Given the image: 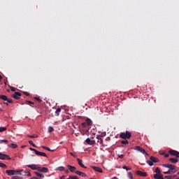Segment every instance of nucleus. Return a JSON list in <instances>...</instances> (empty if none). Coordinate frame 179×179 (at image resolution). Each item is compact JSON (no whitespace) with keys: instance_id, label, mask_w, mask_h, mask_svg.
Here are the masks:
<instances>
[{"instance_id":"obj_20","label":"nucleus","mask_w":179,"mask_h":179,"mask_svg":"<svg viewBox=\"0 0 179 179\" xmlns=\"http://www.w3.org/2000/svg\"><path fill=\"white\" fill-rule=\"evenodd\" d=\"M169 162H171V163H173V164H176V163H178V159L175 158H171L169 159Z\"/></svg>"},{"instance_id":"obj_30","label":"nucleus","mask_w":179,"mask_h":179,"mask_svg":"<svg viewBox=\"0 0 179 179\" xmlns=\"http://www.w3.org/2000/svg\"><path fill=\"white\" fill-rule=\"evenodd\" d=\"M54 131V128L52 127H49L48 129V132H49L50 134H51V132H52Z\"/></svg>"},{"instance_id":"obj_18","label":"nucleus","mask_w":179,"mask_h":179,"mask_svg":"<svg viewBox=\"0 0 179 179\" xmlns=\"http://www.w3.org/2000/svg\"><path fill=\"white\" fill-rule=\"evenodd\" d=\"M8 148H10L11 149H16L17 148V144L15 143H10L8 145Z\"/></svg>"},{"instance_id":"obj_3","label":"nucleus","mask_w":179,"mask_h":179,"mask_svg":"<svg viewBox=\"0 0 179 179\" xmlns=\"http://www.w3.org/2000/svg\"><path fill=\"white\" fill-rule=\"evenodd\" d=\"M132 136V134L129 132V131H127L125 133H121L120 134V138L122 139H130Z\"/></svg>"},{"instance_id":"obj_57","label":"nucleus","mask_w":179,"mask_h":179,"mask_svg":"<svg viewBox=\"0 0 179 179\" xmlns=\"http://www.w3.org/2000/svg\"><path fill=\"white\" fill-rule=\"evenodd\" d=\"M111 179H118V178H117V177H113V178H112Z\"/></svg>"},{"instance_id":"obj_5","label":"nucleus","mask_w":179,"mask_h":179,"mask_svg":"<svg viewBox=\"0 0 179 179\" xmlns=\"http://www.w3.org/2000/svg\"><path fill=\"white\" fill-rule=\"evenodd\" d=\"M169 153L171 155V156H175L177 159L179 157V152L178 151L174 150H170L169 151Z\"/></svg>"},{"instance_id":"obj_62","label":"nucleus","mask_w":179,"mask_h":179,"mask_svg":"<svg viewBox=\"0 0 179 179\" xmlns=\"http://www.w3.org/2000/svg\"><path fill=\"white\" fill-rule=\"evenodd\" d=\"M91 179H92V178H91Z\"/></svg>"},{"instance_id":"obj_37","label":"nucleus","mask_w":179,"mask_h":179,"mask_svg":"<svg viewBox=\"0 0 179 179\" xmlns=\"http://www.w3.org/2000/svg\"><path fill=\"white\" fill-rule=\"evenodd\" d=\"M122 169H123L124 170H126L127 171H129V170H131V168L127 167V166H122Z\"/></svg>"},{"instance_id":"obj_40","label":"nucleus","mask_w":179,"mask_h":179,"mask_svg":"<svg viewBox=\"0 0 179 179\" xmlns=\"http://www.w3.org/2000/svg\"><path fill=\"white\" fill-rule=\"evenodd\" d=\"M10 89L11 92H16V88L15 87H10Z\"/></svg>"},{"instance_id":"obj_16","label":"nucleus","mask_w":179,"mask_h":179,"mask_svg":"<svg viewBox=\"0 0 179 179\" xmlns=\"http://www.w3.org/2000/svg\"><path fill=\"white\" fill-rule=\"evenodd\" d=\"M85 142L87 145H94V143H96V141L90 140L89 138L86 139Z\"/></svg>"},{"instance_id":"obj_53","label":"nucleus","mask_w":179,"mask_h":179,"mask_svg":"<svg viewBox=\"0 0 179 179\" xmlns=\"http://www.w3.org/2000/svg\"><path fill=\"white\" fill-rule=\"evenodd\" d=\"M175 177H176V178L179 177V172H178V173L175 175Z\"/></svg>"},{"instance_id":"obj_1","label":"nucleus","mask_w":179,"mask_h":179,"mask_svg":"<svg viewBox=\"0 0 179 179\" xmlns=\"http://www.w3.org/2000/svg\"><path fill=\"white\" fill-rule=\"evenodd\" d=\"M23 171V170H6V174H7V176H27L28 177H29L31 176V173L29 172H24V173H22V172Z\"/></svg>"},{"instance_id":"obj_45","label":"nucleus","mask_w":179,"mask_h":179,"mask_svg":"<svg viewBox=\"0 0 179 179\" xmlns=\"http://www.w3.org/2000/svg\"><path fill=\"white\" fill-rule=\"evenodd\" d=\"M11 179H22V178L19 177V176H13L11 178Z\"/></svg>"},{"instance_id":"obj_27","label":"nucleus","mask_w":179,"mask_h":179,"mask_svg":"<svg viewBox=\"0 0 179 179\" xmlns=\"http://www.w3.org/2000/svg\"><path fill=\"white\" fill-rule=\"evenodd\" d=\"M0 167H2V169H8V166L2 162H0Z\"/></svg>"},{"instance_id":"obj_46","label":"nucleus","mask_w":179,"mask_h":179,"mask_svg":"<svg viewBox=\"0 0 179 179\" xmlns=\"http://www.w3.org/2000/svg\"><path fill=\"white\" fill-rule=\"evenodd\" d=\"M171 173H173V172H171V171L169 170L167 171L164 172V174H171Z\"/></svg>"},{"instance_id":"obj_35","label":"nucleus","mask_w":179,"mask_h":179,"mask_svg":"<svg viewBox=\"0 0 179 179\" xmlns=\"http://www.w3.org/2000/svg\"><path fill=\"white\" fill-rule=\"evenodd\" d=\"M0 143H9L8 140H0Z\"/></svg>"},{"instance_id":"obj_26","label":"nucleus","mask_w":179,"mask_h":179,"mask_svg":"<svg viewBox=\"0 0 179 179\" xmlns=\"http://www.w3.org/2000/svg\"><path fill=\"white\" fill-rule=\"evenodd\" d=\"M155 172L156 173V174H162V171H160V169H159V167H157L155 169Z\"/></svg>"},{"instance_id":"obj_52","label":"nucleus","mask_w":179,"mask_h":179,"mask_svg":"<svg viewBox=\"0 0 179 179\" xmlns=\"http://www.w3.org/2000/svg\"><path fill=\"white\" fill-rule=\"evenodd\" d=\"M169 157H170V155L169 154H165V155H164V157H166V158Z\"/></svg>"},{"instance_id":"obj_6","label":"nucleus","mask_w":179,"mask_h":179,"mask_svg":"<svg viewBox=\"0 0 179 179\" xmlns=\"http://www.w3.org/2000/svg\"><path fill=\"white\" fill-rule=\"evenodd\" d=\"M13 99H15V100H19L20 97H22V94L20 92H15L12 95Z\"/></svg>"},{"instance_id":"obj_31","label":"nucleus","mask_w":179,"mask_h":179,"mask_svg":"<svg viewBox=\"0 0 179 179\" xmlns=\"http://www.w3.org/2000/svg\"><path fill=\"white\" fill-rule=\"evenodd\" d=\"M28 138H38V135L34 134V135H28Z\"/></svg>"},{"instance_id":"obj_51","label":"nucleus","mask_w":179,"mask_h":179,"mask_svg":"<svg viewBox=\"0 0 179 179\" xmlns=\"http://www.w3.org/2000/svg\"><path fill=\"white\" fill-rule=\"evenodd\" d=\"M160 156H164L166 155L165 152H159Z\"/></svg>"},{"instance_id":"obj_9","label":"nucleus","mask_w":179,"mask_h":179,"mask_svg":"<svg viewBox=\"0 0 179 179\" xmlns=\"http://www.w3.org/2000/svg\"><path fill=\"white\" fill-rule=\"evenodd\" d=\"M137 176H141V177H148V173L146 172H142V171H137Z\"/></svg>"},{"instance_id":"obj_11","label":"nucleus","mask_w":179,"mask_h":179,"mask_svg":"<svg viewBox=\"0 0 179 179\" xmlns=\"http://www.w3.org/2000/svg\"><path fill=\"white\" fill-rule=\"evenodd\" d=\"M35 155H36V156H43V157H48L47 154H45V152H40L38 150L36 151Z\"/></svg>"},{"instance_id":"obj_41","label":"nucleus","mask_w":179,"mask_h":179,"mask_svg":"<svg viewBox=\"0 0 179 179\" xmlns=\"http://www.w3.org/2000/svg\"><path fill=\"white\" fill-rule=\"evenodd\" d=\"M26 103H27V104H29V106H31V104H34V102H31V101H26Z\"/></svg>"},{"instance_id":"obj_48","label":"nucleus","mask_w":179,"mask_h":179,"mask_svg":"<svg viewBox=\"0 0 179 179\" xmlns=\"http://www.w3.org/2000/svg\"><path fill=\"white\" fill-rule=\"evenodd\" d=\"M24 94L25 96H30V93H29V92H24Z\"/></svg>"},{"instance_id":"obj_50","label":"nucleus","mask_w":179,"mask_h":179,"mask_svg":"<svg viewBox=\"0 0 179 179\" xmlns=\"http://www.w3.org/2000/svg\"><path fill=\"white\" fill-rule=\"evenodd\" d=\"M64 171H65V173H66V174H69V170H68V169H64Z\"/></svg>"},{"instance_id":"obj_47","label":"nucleus","mask_w":179,"mask_h":179,"mask_svg":"<svg viewBox=\"0 0 179 179\" xmlns=\"http://www.w3.org/2000/svg\"><path fill=\"white\" fill-rule=\"evenodd\" d=\"M29 149H30L31 150H32V152H34L35 154H36V152H37V150H36L35 148H30Z\"/></svg>"},{"instance_id":"obj_38","label":"nucleus","mask_w":179,"mask_h":179,"mask_svg":"<svg viewBox=\"0 0 179 179\" xmlns=\"http://www.w3.org/2000/svg\"><path fill=\"white\" fill-rule=\"evenodd\" d=\"M96 138L99 139V141H103V136L101 135L97 136Z\"/></svg>"},{"instance_id":"obj_22","label":"nucleus","mask_w":179,"mask_h":179,"mask_svg":"<svg viewBox=\"0 0 179 179\" xmlns=\"http://www.w3.org/2000/svg\"><path fill=\"white\" fill-rule=\"evenodd\" d=\"M86 123H87V125L90 126V125H92L93 122H92V120L87 118L86 119Z\"/></svg>"},{"instance_id":"obj_8","label":"nucleus","mask_w":179,"mask_h":179,"mask_svg":"<svg viewBox=\"0 0 179 179\" xmlns=\"http://www.w3.org/2000/svg\"><path fill=\"white\" fill-rule=\"evenodd\" d=\"M67 169L69 170L71 173H75L76 171V167L72 166V165H67Z\"/></svg>"},{"instance_id":"obj_59","label":"nucleus","mask_w":179,"mask_h":179,"mask_svg":"<svg viewBox=\"0 0 179 179\" xmlns=\"http://www.w3.org/2000/svg\"><path fill=\"white\" fill-rule=\"evenodd\" d=\"M2 79V76L0 75V80Z\"/></svg>"},{"instance_id":"obj_55","label":"nucleus","mask_w":179,"mask_h":179,"mask_svg":"<svg viewBox=\"0 0 179 179\" xmlns=\"http://www.w3.org/2000/svg\"><path fill=\"white\" fill-rule=\"evenodd\" d=\"M65 176H62L61 178H60V179H65Z\"/></svg>"},{"instance_id":"obj_4","label":"nucleus","mask_w":179,"mask_h":179,"mask_svg":"<svg viewBox=\"0 0 179 179\" xmlns=\"http://www.w3.org/2000/svg\"><path fill=\"white\" fill-rule=\"evenodd\" d=\"M0 159L1 160H11L12 158L6 154H3L2 152H0Z\"/></svg>"},{"instance_id":"obj_32","label":"nucleus","mask_w":179,"mask_h":179,"mask_svg":"<svg viewBox=\"0 0 179 179\" xmlns=\"http://www.w3.org/2000/svg\"><path fill=\"white\" fill-rule=\"evenodd\" d=\"M34 100H36L37 101H38V103H41V101H43V100H41V99H40V97L38 96L34 97Z\"/></svg>"},{"instance_id":"obj_58","label":"nucleus","mask_w":179,"mask_h":179,"mask_svg":"<svg viewBox=\"0 0 179 179\" xmlns=\"http://www.w3.org/2000/svg\"><path fill=\"white\" fill-rule=\"evenodd\" d=\"M62 143H64V141H61V142L59 143V145H62Z\"/></svg>"},{"instance_id":"obj_49","label":"nucleus","mask_w":179,"mask_h":179,"mask_svg":"<svg viewBox=\"0 0 179 179\" xmlns=\"http://www.w3.org/2000/svg\"><path fill=\"white\" fill-rule=\"evenodd\" d=\"M46 150H48V152H54V150H50L48 147H46Z\"/></svg>"},{"instance_id":"obj_17","label":"nucleus","mask_w":179,"mask_h":179,"mask_svg":"<svg viewBox=\"0 0 179 179\" xmlns=\"http://www.w3.org/2000/svg\"><path fill=\"white\" fill-rule=\"evenodd\" d=\"M27 167L31 170H38V166H37L36 164L27 165Z\"/></svg>"},{"instance_id":"obj_23","label":"nucleus","mask_w":179,"mask_h":179,"mask_svg":"<svg viewBox=\"0 0 179 179\" xmlns=\"http://www.w3.org/2000/svg\"><path fill=\"white\" fill-rule=\"evenodd\" d=\"M0 99L1 100H3V101H6L8 100V96H6V95H1Z\"/></svg>"},{"instance_id":"obj_34","label":"nucleus","mask_w":179,"mask_h":179,"mask_svg":"<svg viewBox=\"0 0 179 179\" xmlns=\"http://www.w3.org/2000/svg\"><path fill=\"white\" fill-rule=\"evenodd\" d=\"M128 177L130 179H134V176H132V173L131 172H128Z\"/></svg>"},{"instance_id":"obj_61","label":"nucleus","mask_w":179,"mask_h":179,"mask_svg":"<svg viewBox=\"0 0 179 179\" xmlns=\"http://www.w3.org/2000/svg\"><path fill=\"white\" fill-rule=\"evenodd\" d=\"M22 148H26V145H22Z\"/></svg>"},{"instance_id":"obj_54","label":"nucleus","mask_w":179,"mask_h":179,"mask_svg":"<svg viewBox=\"0 0 179 179\" xmlns=\"http://www.w3.org/2000/svg\"><path fill=\"white\" fill-rule=\"evenodd\" d=\"M42 148L46 150V149H47V147H46V146H44V145H42Z\"/></svg>"},{"instance_id":"obj_56","label":"nucleus","mask_w":179,"mask_h":179,"mask_svg":"<svg viewBox=\"0 0 179 179\" xmlns=\"http://www.w3.org/2000/svg\"><path fill=\"white\" fill-rule=\"evenodd\" d=\"M70 155H71V156L75 157V155H74L73 152H70Z\"/></svg>"},{"instance_id":"obj_44","label":"nucleus","mask_w":179,"mask_h":179,"mask_svg":"<svg viewBox=\"0 0 179 179\" xmlns=\"http://www.w3.org/2000/svg\"><path fill=\"white\" fill-rule=\"evenodd\" d=\"M117 156H118V157L120 158V159H124V155H122V154H118L117 155Z\"/></svg>"},{"instance_id":"obj_15","label":"nucleus","mask_w":179,"mask_h":179,"mask_svg":"<svg viewBox=\"0 0 179 179\" xmlns=\"http://www.w3.org/2000/svg\"><path fill=\"white\" fill-rule=\"evenodd\" d=\"M77 162L80 167H83V169H87V167H86L82 162V159L78 158Z\"/></svg>"},{"instance_id":"obj_39","label":"nucleus","mask_w":179,"mask_h":179,"mask_svg":"<svg viewBox=\"0 0 179 179\" xmlns=\"http://www.w3.org/2000/svg\"><path fill=\"white\" fill-rule=\"evenodd\" d=\"M146 163L150 166H153V162L152 161H147Z\"/></svg>"},{"instance_id":"obj_43","label":"nucleus","mask_w":179,"mask_h":179,"mask_svg":"<svg viewBox=\"0 0 179 179\" xmlns=\"http://www.w3.org/2000/svg\"><path fill=\"white\" fill-rule=\"evenodd\" d=\"M82 127H83V128H86V127H87V123L86 122H83V123H82Z\"/></svg>"},{"instance_id":"obj_28","label":"nucleus","mask_w":179,"mask_h":179,"mask_svg":"<svg viewBox=\"0 0 179 179\" xmlns=\"http://www.w3.org/2000/svg\"><path fill=\"white\" fill-rule=\"evenodd\" d=\"M122 145H129V142L127 140H123L121 141Z\"/></svg>"},{"instance_id":"obj_60","label":"nucleus","mask_w":179,"mask_h":179,"mask_svg":"<svg viewBox=\"0 0 179 179\" xmlns=\"http://www.w3.org/2000/svg\"><path fill=\"white\" fill-rule=\"evenodd\" d=\"M6 106H9V104L8 103H5Z\"/></svg>"},{"instance_id":"obj_13","label":"nucleus","mask_w":179,"mask_h":179,"mask_svg":"<svg viewBox=\"0 0 179 179\" xmlns=\"http://www.w3.org/2000/svg\"><path fill=\"white\" fill-rule=\"evenodd\" d=\"M92 169L96 171L97 173H103V169L99 166H92Z\"/></svg>"},{"instance_id":"obj_36","label":"nucleus","mask_w":179,"mask_h":179,"mask_svg":"<svg viewBox=\"0 0 179 179\" xmlns=\"http://www.w3.org/2000/svg\"><path fill=\"white\" fill-rule=\"evenodd\" d=\"M7 128L6 127H0V132H5L6 131Z\"/></svg>"},{"instance_id":"obj_19","label":"nucleus","mask_w":179,"mask_h":179,"mask_svg":"<svg viewBox=\"0 0 179 179\" xmlns=\"http://www.w3.org/2000/svg\"><path fill=\"white\" fill-rule=\"evenodd\" d=\"M163 177V175L162 173H158V174H155L154 175V178L155 179H162Z\"/></svg>"},{"instance_id":"obj_7","label":"nucleus","mask_w":179,"mask_h":179,"mask_svg":"<svg viewBox=\"0 0 179 179\" xmlns=\"http://www.w3.org/2000/svg\"><path fill=\"white\" fill-rule=\"evenodd\" d=\"M38 171H40V173H48V168L38 166Z\"/></svg>"},{"instance_id":"obj_10","label":"nucleus","mask_w":179,"mask_h":179,"mask_svg":"<svg viewBox=\"0 0 179 179\" xmlns=\"http://www.w3.org/2000/svg\"><path fill=\"white\" fill-rule=\"evenodd\" d=\"M136 150L138 152H141V153H143V155H146L148 156V153H146V151L144 149H142L140 146H136Z\"/></svg>"},{"instance_id":"obj_14","label":"nucleus","mask_w":179,"mask_h":179,"mask_svg":"<svg viewBox=\"0 0 179 179\" xmlns=\"http://www.w3.org/2000/svg\"><path fill=\"white\" fill-rule=\"evenodd\" d=\"M150 160L152 162V163H159V162H160L158 158H156L153 156L150 157Z\"/></svg>"},{"instance_id":"obj_29","label":"nucleus","mask_w":179,"mask_h":179,"mask_svg":"<svg viewBox=\"0 0 179 179\" xmlns=\"http://www.w3.org/2000/svg\"><path fill=\"white\" fill-rule=\"evenodd\" d=\"M29 145H31L34 148H37V145L32 141H29Z\"/></svg>"},{"instance_id":"obj_21","label":"nucleus","mask_w":179,"mask_h":179,"mask_svg":"<svg viewBox=\"0 0 179 179\" xmlns=\"http://www.w3.org/2000/svg\"><path fill=\"white\" fill-rule=\"evenodd\" d=\"M36 177H39V178H44V175L43 173H40L38 172H35Z\"/></svg>"},{"instance_id":"obj_25","label":"nucleus","mask_w":179,"mask_h":179,"mask_svg":"<svg viewBox=\"0 0 179 179\" xmlns=\"http://www.w3.org/2000/svg\"><path fill=\"white\" fill-rule=\"evenodd\" d=\"M58 171H65V167L64 166H59L56 169Z\"/></svg>"},{"instance_id":"obj_42","label":"nucleus","mask_w":179,"mask_h":179,"mask_svg":"<svg viewBox=\"0 0 179 179\" xmlns=\"http://www.w3.org/2000/svg\"><path fill=\"white\" fill-rule=\"evenodd\" d=\"M6 101H7L8 103H13V101L12 99H8V98H7Z\"/></svg>"},{"instance_id":"obj_2","label":"nucleus","mask_w":179,"mask_h":179,"mask_svg":"<svg viewBox=\"0 0 179 179\" xmlns=\"http://www.w3.org/2000/svg\"><path fill=\"white\" fill-rule=\"evenodd\" d=\"M162 167H165V169H169V171L172 172L173 173H176V166L170 164H162Z\"/></svg>"},{"instance_id":"obj_24","label":"nucleus","mask_w":179,"mask_h":179,"mask_svg":"<svg viewBox=\"0 0 179 179\" xmlns=\"http://www.w3.org/2000/svg\"><path fill=\"white\" fill-rule=\"evenodd\" d=\"M165 178H167V179H174V178H177V177L176 176V175H173V176H166Z\"/></svg>"},{"instance_id":"obj_33","label":"nucleus","mask_w":179,"mask_h":179,"mask_svg":"<svg viewBox=\"0 0 179 179\" xmlns=\"http://www.w3.org/2000/svg\"><path fill=\"white\" fill-rule=\"evenodd\" d=\"M59 113H61V108H58L56 111H55V114H57V115H59Z\"/></svg>"},{"instance_id":"obj_12","label":"nucleus","mask_w":179,"mask_h":179,"mask_svg":"<svg viewBox=\"0 0 179 179\" xmlns=\"http://www.w3.org/2000/svg\"><path fill=\"white\" fill-rule=\"evenodd\" d=\"M75 174H77V176H80L81 177H87V175L83 172H80L79 171H75Z\"/></svg>"}]
</instances>
